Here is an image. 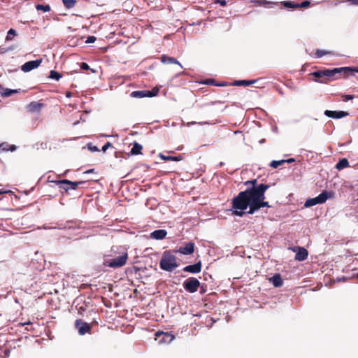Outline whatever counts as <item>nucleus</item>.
Masks as SVG:
<instances>
[{
    "label": "nucleus",
    "instance_id": "nucleus-39",
    "mask_svg": "<svg viewBox=\"0 0 358 358\" xmlns=\"http://www.w3.org/2000/svg\"><path fill=\"white\" fill-rule=\"evenodd\" d=\"M77 308H78V314L80 315H83V313H84V312L86 310L85 307L84 306H79V307L77 306Z\"/></svg>",
    "mask_w": 358,
    "mask_h": 358
},
{
    "label": "nucleus",
    "instance_id": "nucleus-10",
    "mask_svg": "<svg viewBox=\"0 0 358 358\" xmlns=\"http://www.w3.org/2000/svg\"><path fill=\"white\" fill-rule=\"evenodd\" d=\"M42 62V59H36L33 61H29L26 63H24L22 66L21 69L24 72H29L40 66V64Z\"/></svg>",
    "mask_w": 358,
    "mask_h": 358
},
{
    "label": "nucleus",
    "instance_id": "nucleus-38",
    "mask_svg": "<svg viewBox=\"0 0 358 358\" xmlns=\"http://www.w3.org/2000/svg\"><path fill=\"white\" fill-rule=\"evenodd\" d=\"M96 40V38L94 36H90L87 37L85 43H92L94 42H95V41Z\"/></svg>",
    "mask_w": 358,
    "mask_h": 358
},
{
    "label": "nucleus",
    "instance_id": "nucleus-41",
    "mask_svg": "<svg viewBox=\"0 0 358 358\" xmlns=\"http://www.w3.org/2000/svg\"><path fill=\"white\" fill-rule=\"evenodd\" d=\"M215 3L220 4L222 6H225L227 5V1L225 0H215Z\"/></svg>",
    "mask_w": 358,
    "mask_h": 358
},
{
    "label": "nucleus",
    "instance_id": "nucleus-50",
    "mask_svg": "<svg viewBox=\"0 0 358 358\" xmlns=\"http://www.w3.org/2000/svg\"><path fill=\"white\" fill-rule=\"evenodd\" d=\"M357 277H358V273H357Z\"/></svg>",
    "mask_w": 358,
    "mask_h": 358
},
{
    "label": "nucleus",
    "instance_id": "nucleus-18",
    "mask_svg": "<svg viewBox=\"0 0 358 358\" xmlns=\"http://www.w3.org/2000/svg\"><path fill=\"white\" fill-rule=\"evenodd\" d=\"M161 62L164 64H178L180 67H182L180 63L174 57H169L165 55H163L160 57Z\"/></svg>",
    "mask_w": 358,
    "mask_h": 358
},
{
    "label": "nucleus",
    "instance_id": "nucleus-35",
    "mask_svg": "<svg viewBox=\"0 0 358 358\" xmlns=\"http://www.w3.org/2000/svg\"><path fill=\"white\" fill-rule=\"evenodd\" d=\"M341 97H342L343 101H348L349 100L353 99L355 96L350 95V94H342Z\"/></svg>",
    "mask_w": 358,
    "mask_h": 358
},
{
    "label": "nucleus",
    "instance_id": "nucleus-43",
    "mask_svg": "<svg viewBox=\"0 0 358 358\" xmlns=\"http://www.w3.org/2000/svg\"><path fill=\"white\" fill-rule=\"evenodd\" d=\"M346 1L352 5L358 6V0H346Z\"/></svg>",
    "mask_w": 358,
    "mask_h": 358
},
{
    "label": "nucleus",
    "instance_id": "nucleus-15",
    "mask_svg": "<svg viewBox=\"0 0 358 358\" xmlns=\"http://www.w3.org/2000/svg\"><path fill=\"white\" fill-rule=\"evenodd\" d=\"M166 235L167 231L165 229H157L152 231L150 234V237L155 240H162L166 236Z\"/></svg>",
    "mask_w": 358,
    "mask_h": 358
},
{
    "label": "nucleus",
    "instance_id": "nucleus-32",
    "mask_svg": "<svg viewBox=\"0 0 358 358\" xmlns=\"http://www.w3.org/2000/svg\"><path fill=\"white\" fill-rule=\"evenodd\" d=\"M55 182L59 186V188L61 189H64L66 192L71 189V186L69 185H64L63 183H59V180L55 181Z\"/></svg>",
    "mask_w": 358,
    "mask_h": 358
},
{
    "label": "nucleus",
    "instance_id": "nucleus-20",
    "mask_svg": "<svg viewBox=\"0 0 358 358\" xmlns=\"http://www.w3.org/2000/svg\"><path fill=\"white\" fill-rule=\"evenodd\" d=\"M142 149H143V146L141 144H139L137 142H134L133 143V147L130 150V154L131 155H136L141 154Z\"/></svg>",
    "mask_w": 358,
    "mask_h": 358
},
{
    "label": "nucleus",
    "instance_id": "nucleus-33",
    "mask_svg": "<svg viewBox=\"0 0 358 358\" xmlns=\"http://www.w3.org/2000/svg\"><path fill=\"white\" fill-rule=\"evenodd\" d=\"M283 5L287 8H299V3H296L292 1H284Z\"/></svg>",
    "mask_w": 358,
    "mask_h": 358
},
{
    "label": "nucleus",
    "instance_id": "nucleus-29",
    "mask_svg": "<svg viewBox=\"0 0 358 358\" xmlns=\"http://www.w3.org/2000/svg\"><path fill=\"white\" fill-rule=\"evenodd\" d=\"M201 83L205 85H215V86H225L226 84H217L216 81L214 79H206L201 82Z\"/></svg>",
    "mask_w": 358,
    "mask_h": 358
},
{
    "label": "nucleus",
    "instance_id": "nucleus-6",
    "mask_svg": "<svg viewBox=\"0 0 358 358\" xmlns=\"http://www.w3.org/2000/svg\"><path fill=\"white\" fill-rule=\"evenodd\" d=\"M200 286V282L195 278H187L183 282L184 289L189 293L196 292Z\"/></svg>",
    "mask_w": 358,
    "mask_h": 358
},
{
    "label": "nucleus",
    "instance_id": "nucleus-17",
    "mask_svg": "<svg viewBox=\"0 0 358 358\" xmlns=\"http://www.w3.org/2000/svg\"><path fill=\"white\" fill-rule=\"evenodd\" d=\"M59 183H63L64 185H69L71 186V189L75 190L78 188V187L80 185L85 184V181H77V182H72L71 180L64 179V180H59Z\"/></svg>",
    "mask_w": 358,
    "mask_h": 358
},
{
    "label": "nucleus",
    "instance_id": "nucleus-16",
    "mask_svg": "<svg viewBox=\"0 0 358 358\" xmlns=\"http://www.w3.org/2000/svg\"><path fill=\"white\" fill-rule=\"evenodd\" d=\"M156 336L158 337L162 336V338L159 341L160 343H169L174 339V336L170 333L157 332Z\"/></svg>",
    "mask_w": 358,
    "mask_h": 358
},
{
    "label": "nucleus",
    "instance_id": "nucleus-40",
    "mask_svg": "<svg viewBox=\"0 0 358 358\" xmlns=\"http://www.w3.org/2000/svg\"><path fill=\"white\" fill-rule=\"evenodd\" d=\"M80 68L83 70H88L90 69V66L87 63L83 62L80 64Z\"/></svg>",
    "mask_w": 358,
    "mask_h": 358
},
{
    "label": "nucleus",
    "instance_id": "nucleus-49",
    "mask_svg": "<svg viewBox=\"0 0 358 358\" xmlns=\"http://www.w3.org/2000/svg\"><path fill=\"white\" fill-rule=\"evenodd\" d=\"M6 192V191L0 189V195L2 194H4Z\"/></svg>",
    "mask_w": 358,
    "mask_h": 358
},
{
    "label": "nucleus",
    "instance_id": "nucleus-9",
    "mask_svg": "<svg viewBox=\"0 0 358 358\" xmlns=\"http://www.w3.org/2000/svg\"><path fill=\"white\" fill-rule=\"evenodd\" d=\"M294 252H296L295 259L299 262L304 261L308 255V250L302 247H295L292 248Z\"/></svg>",
    "mask_w": 358,
    "mask_h": 358
},
{
    "label": "nucleus",
    "instance_id": "nucleus-8",
    "mask_svg": "<svg viewBox=\"0 0 358 358\" xmlns=\"http://www.w3.org/2000/svg\"><path fill=\"white\" fill-rule=\"evenodd\" d=\"M75 327L78 329L80 335H85L87 333L90 334L92 326L82 320H77L75 322Z\"/></svg>",
    "mask_w": 358,
    "mask_h": 358
},
{
    "label": "nucleus",
    "instance_id": "nucleus-22",
    "mask_svg": "<svg viewBox=\"0 0 358 358\" xmlns=\"http://www.w3.org/2000/svg\"><path fill=\"white\" fill-rule=\"evenodd\" d=\"M159 157L164 161H176L178 162L182 159V157L179 155L178 156H170L159 154Z\"/></svg>",
    "mask_w": 358,
    "mask_h": 358
},
{
    "label": "nucleus",
    "instance_id": "nucleus-14",
    "mask_svg": "<svg viewBox=\"0 0 358 358\" xmlns=\"http://www.w3.org/2000/svg\"><path fill=\"white\" fill-rule=\"evenodd\" d=\"M44 104L40 101H32L27 106V110L30 113L40 112Z\"/></svg>",
    "mask_w": 358,
    "mask_h": 358
},
{
    "label": "nucleus",
    "instance_id": "nucleus-27",
    "mask_svg": "<svg viewBox=\"0 0 358 358\" xmlns=\"http://www.w3.org/2000/svg\"><path fill=\"white\" fill-rule=\"evenodd\" d=\"M36 8L37 10H42L45 13L49 12L51 10L50 6L48 4L43 5V4H37L36 6Z\"/></svg>",
    "mask_w": 358,
    "mask_h": 358
},
{
    "label": "nucleus",
    "instance_id": "nucleus-44",
    "mask_svg": "<svg viewBox=\"0 0 358 358\" xmlns=\"http://www.w3.org/2000/svg\"><path fill=\"white\" fill-rule=\"evenodd\" d=\"M295 162V159L294 158L288 159L287 160H285V163H292Z\"/></svg>",
    "mask_w": 358,
    "mask_h": 358
},
{
    "label": "nucleus",
    "instance_id": "nucleus-48",
    "mask_svg": "<svg viewBox=\"0 0 358 358\" xmlns=\"http://www.w3.org/2000/svg\"><path fill=\"white\" fill-rule=\"evenodd\" d=\"M222 102L221 101H213L211 103L212 104H215V103H222Z\"/></svg>",
    "mask_w": 358,
    "mask_h": 358
},
{
    "label": "nucleus",
    "instance_id": "nucleus-25",
    "mask_svg": "<svg viewBox=\"0 0 358 358\" xmlns=\"http://www.w3.org/2000/svg\"><path fill=\"white\" fill-rule=\"evenodd\" d=\"M64 7L67 9L73 8L76 3V0H62Z\"/></svg>",
    "mask_w": 358,
    "mask_h": 358
},
{
    "label": "nucleus",
    "instance_id": "nucleus-47",
    "mask_svg": "<svg viewBox=\"0 0 358 358\" xmlns=\"http://www.w3.org/2000/svg\"><path fill=\"white\" fill-rule=\"evenodd\" d=\"M71 96H72V93L71 92H66V97L70 98V97H71Z\"/></svg>",
    "mask_w": 358,
    "mask_h": 358
},
{
    "label": "nucleus",
    "instance_id": "nucleus-2",
    "mask_svg": "<svg viewBox=\"0 0 358 358\" xmlns=\"http://www.w3.org/2000/svg\"><path fill=\"white\" fill-rule=\"evenodd\" d=\"M355 71L356 70L350 67H340L332 69H323L310 73V76L315 77L313 80L315 82L327 83L329 80L345 78L349 75H352Z\"/></svg>",
    "mask_w": 358,
    "mask_h": 358
},
{
    "label": "nucleus",
    "instance_id": "nucleus-19",
    "mask_svg": "<svg viewBox=\"0 0 358 358\" xmlns=\"http://www.w3.org/2000/svg\"><path fill=\"white\" fill-rule=\"evenodd\" d=\"M269 281L272 282V284L275 287H279L282 286L283 281L280 274H275L273 276H272Z\"/></svg>",
    "mask_w": 358,
    "mask_h": 358
},
{
    "label": "nucleus",
    "instance_id": "nucleus-24",
    "mask_svg": "<svg viewBox=\"0 0 358 358\" xmlns=\"http://www.w3.org/2000/svg\"><path fill=\"white\" fill-rule=\"evenodd\" d=\"M349 166V162L347 159L343 158L336 165V169L338 170H342Z\"/></svg>",
    "mask_w": 358,
    "mask_h": 358
},
{
    "label": "nucleus",
    "instance_id": "nucleus-11",
    "mask_svg": "<svg viewBox=\"0 0 358 358\" xmlns=\"http://www.w3.org/2000/svg\"><path fill=\"white\" fill-rule=\"evenodd\" d=\"M324 115L331 118L340 119V118L348 116L349 115V113L345 111H336V110H326L324 111Z\"/></svg>",
    "mask_w": 358,
    "mask_h": 358
},
{
    "label": "nucleus",
    "instance_id": "nucleus-45",
    "mask_svg": "<svg viewBox=\"0 0 358 358\" xmlns=\"http://www.w3.org/2000/svg\"><path fill=\"white\" fill-rule=\"evenodd\" d=\"M94 169H89V170L86 171L85 172V173H94Z\"/></svg>",
    "mask_w": 358,
    "mask_h": 358
},
{
    "label": "nucleus",
    "instance_id": "nucleus-12",
    "mask_svg": "<svg viewBox=\"0 0 358 358\" xmlns=\"http://www.w3.org/2000/svg\"><path fill=\"white\" fill-rule=\"evenodd\" d=\"M177 252L185 255H192L194 252V243L188 242L185 246L180 247Z\"/></svg>",
    "mask_w": 358,
    "mask_h": 358
},
{
    "label": "nucleus",
    "instance_id": "nucleus-36",
    "mask_svg": "<svg viewBox=\"0 0 358 358\" xmlns=\"http://www.w3.org/2000/svg\"><path fill=\"white\" fill-rule=\"evenodd\" d=\"M310 3L309 1L306 0L303 1L302 3H299V8H307L310 6Z\"/></svg>",
    "mask_w": 358,
    "mask_h": 358
},
{
    "label": "nucleus",
    "instance_id": "nucleus-28",
    "mask_svg": "<svg viewBox=\"0 0 358 358\" xmlns=\"http://www.w3.org/2000/svg\"><path fill=\"white\" fill-rule=\"evenodd\" d=\"M62 74L56 71L52 70L50 72L49 78L51 79H55L56 80H59L62 78Z\"/></svg>",
    "mask_w": 358,
    "mask_h": 358
},
{
    "label": "nucleus",
    "instance_id": "nucleus-21",
    "mask_svg": "<svg viewBox=\"0 0 358 358\" xmlns=\"http://www.w3.org/2000/svg\"><path fill=\"white\" fill-rule=\"evenodd\" d=\"M257 82V80H236L234 83H233V85H235V86H249V85H251L252 84H254L255 83Z\"/></svg>",
    "mask_w": 358,
    "mask_h": 358
},
{
    "label": "nucleus",
    "instance_id": "nucleus-5",
    "mask_svg": "<svg viewBox=\"0 0 358 358\" xmlns=\"http://www.w3.org/2000/svg\"><path fill=\"white\" fill-rule=\"evenodd\" d=\"M334 197V192L332 191H323L315 198L308 199L305 202V207H310L317 204H321L326 202L328 199Z\"/></svg>",
    "mask_w": 358,
    "mask_h": 358
},
{
    "label": "nucleus",
    "instance_id": "nucleus-23",
    "mask_svg": "<svg viewBox=\"0 0 358 358\" xmlns=\"http://www.w3.org/2000/svg\"><path fill=\"white\" fill-rule=\"evenodd\" d=\"M16 150V146L15 145H8L6 143H3L0 144V153H1L3 151H8L10 150L11 152H13Z\"/></svg>",
    "mask_w": 358,
    "mask_h": 358
},
{
    "label": "nucleus",
    "instance_id": "nucleus-46",
    "mask_svg": "<svg viewBox=\"0 0 358 358\" xmlns=\"http://www.w3.org/2000/svg\"><path fill=\"white\" fill-rule=\"evenodd\" d=\"M90 150L92 151H99V149L96 146H93V147L90 148Z\"/></svg>",
    "mask_w": 358,
    "mask_h": 358
},
{
    "label": "nucleus",
    "instance_id": "nucleus-42",
    "mask_svg": "<svg viewBox=\"0 0 358 358\" xmlns=\"http://www.w3.org/2000/svg\"><path fill=\"white\" fill-rule=\"evenodd\" d=\"M64 228L73 229L75 228V227L73 225V223L71 222H68L64 227Z\"/></svg>",
    "mask_w": 358,
    "mask_h": 358
},
{
    "label": "nucleus",
    "instance_id": "nucleus-37",
    "mask_svg": "<svg viewBox=\"0 0 358 358\" xmlns=\"http://www.w3.org/2000/svg\"><path fill=\"white\" fill-rule=\"evenodd\" d=\"M113 144H112L111 143H110V142H107V143H106V144L102 147L101 150H102L103 152H106V151L108 150V148H113Z\"/></svg>",
    "mask_w": 358,
    "mask_h": 358
},
{
    "label": "nucleus",
    "instance_id": "nucleus-34",
    "mask_svg": "<svg viewBox=\"0 0 358 358\" xmlns=\"http://www.w3.org/2000/svg\"><path fill=\"white\" fill-rule=\"evenodd\" d=\"M18 91L17 90H9V89H6L2 94L1 95L3 96H10L11 94H14V93H17Z\"/></svg>",
    "mask_w": 358,
    "mask_h": 358
},
{
    "label": "nucleus",
    "instance_id": "nucleus-7",
    "mask_svg": "<svg viewBox=\"0 0 358 358\" xmlns=\"http://www.w3.org/2000/svg\"><path fill=\"white\" fill-rule=\"evenodd\" d=\"M159 90L153 88L152 90L134 91L131 93V96L134 98L152 97L158 94Z\"/></svg>",
    "mask_w": 358,
    "mask_h": 358
},
{
    "label": "nucleus",
    "instance_id": "nucleus-31",
    "mask_svg": "<svg viewBox=\"0 0 358 358\" xmlns=\"http://www.w3.org/2000/svg\"><path fill=\"white\" fill-rule=\"evenodd\" d=\"M285 163V160H279V161H275V160H273L271 162L270 164V166L273 168V169H276L278 168L279 166Z\"/></svg>",
    "mask_w": 358,
    "mask_h": 358
},
{
    "label": "nucleus",
    "instance_id": "nucleus-30",
    "mask_svg": "<svg viewBox=\"0 0 358 358\" xmlns=\"http://www.w3.org/2000/svg\"><path fill=\"white\" fill-rule=\"evenodd\" d=\"M17 35V31L14 29H10L7 33L6 41H11L13 39L12 36H15Z\"/></svg>",
    "mask_w": 358,
    "mask_h": 358
},
{
    "label": "nucleus",
    "instance_id": "nucleus-3",
    "mask_svg": "<svg viewBox=\"0 0 358 358\" xmlns=\"http://www.w3.org/2000/svg\"><path fill=\"white\" fill-rule=\"evenodd\" d=\"M128 260V254L125 251L116 253L112 250V254L104 259L103 264L104 266L113 268H120L124 266Z\"/></svg>",
    "mask_w": 358,
    "mask_h": 358
},
{
    "label": "nucleus",
    "instance_id": "nucleus-1",
    "mask_svg": "<svg viewBox=\"0 0 358 358\" xmlns=\"http://www.w3.org/2000/svg\"><path fill=\"white\" fill-rule=\"evenodd\" d=\"M248 188L242 191L233 198L231 207L235 209L233 214L242 217L244 210L249 208L248 213L253 214L262 208H270L268 202L265 201V192L270 187V185L264 183L258 184L257 179L245 182Z\"/></svg>",
    "mask_w": 358,
    "mask_h": 358
},
{
    "label": "nucleus",
    "instance_id": "nucleus-26",
    "mask_svg": "<svg viewBox=\"0 0 358 358\" xmlns=\"http://www.w3.org/2000/svg\"><path fill=\"white\" fill-rule=\"evenodd\" d=\"M331 55V52L317 49L315 52V57H317V58H320V57H322L324 55Z\"/></svg>",
    "mask_w": 358,
    "mask_h": 358
},
{
    "label": "nucleus",
    "instance_id": "nucleus-4",
    "mask_svg": "<svg viewBox=\"0 0 358 358\" xmlns=\"http://www.w3.org/2000/svg\"><path fill=\"white\" fill-rule=\"evenodd\" d=\"M178 266L177 257L173 254V251L166 250L163 252L159 262V266L162 270L171 272Z\"/></svg>",
    "mask_w": 358,
    "mask_h": 358
},
{
    "label": "nucleus",
    "instance_id": "nucleus-13",
    "mask_svg": "<svg viewBox=\"0 0 358 358\" xmlns=\"http://www.w3.org/2000/svg\"><path fill=\"white\" fill-rule=\"evenodd\" d=\"M201 262H199L192 265H188L183 268V271L192 273H198L201 271Z\"/></svg>",
    "mask_w": 358,
    "mask_h": 358
}]
</instances>
